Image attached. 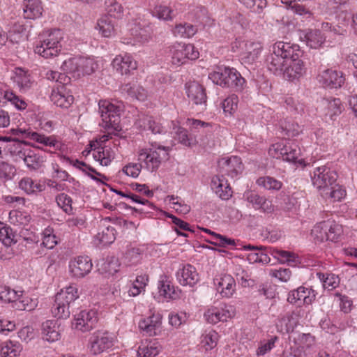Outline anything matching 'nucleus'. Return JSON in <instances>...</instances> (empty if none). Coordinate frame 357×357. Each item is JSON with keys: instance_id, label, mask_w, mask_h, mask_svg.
<instances>
[{"instance_id": "53", "label": "nucleus", "mask_w": 357, "mask_h": 357, "mask_svg": "<svg viewBox=\"0 0 357 357\" xmlns=\"http://www.w3.org/2000/svg\"><path fill=\"white\" fill-rule=\"evenodd\" d=\"M119 259L114 257L107 258L101 265V269L103 272L109 275H114L119 271Z\"/></svg>"}, {"instance_id": "50", "label": "nucleus", "mask_w": 357, "mask_h": 357, "mask_svg": "<svg viewBox=\"0 0 357 357\" xmlns=\"http://www.w3.org/2000/svg\"><path fill=\"white\" fill-rule=\"evenodd\" d=\"M97 238L104 245L112 243L116 238L114 228L112 227H106L102 232L98 234Z\"/></svg>"}, {"instance_id": "32", "label": "nucleus", "mask_w": 357, "mask_h": 357, "mask_svg": "<svg viewBox=\"0 0 357 357\" xmlns=\"http://www.w3.org/2000/svg\"><path fill=\"white\" fill-rule=\"evenodd\" d=\"M121 90L132 98L143 101L147 97V91L142 86L135 84L128 83L122 86Z\"/></svg>"}, {"instance_id": "1", "label": "nucleus", "mask_w": 357, "mask_h": 357, "mask_svg": "<svg viewBox=\"0 0 357 357\" xmlns=\"http://www.w3.org/2000/svg\"><path fill=\"white\" fill-rule=\"evenodd\" d=\"M295 45L284 42H278L274 44L273 53L266 58L268 69L277 75L282 73L288 63V58L294 57V48Z\"/></svg>"}, {"instance_id": "23", "label": "nucleus", "mask_w": 357, "mask_h": 357, "mask_svg": "<svg viewBox=\"0 0 357 357\" xmlns=\"http://www.w3.org/2000/svg\"><path fill=\"white\" fill-rule=\"evenodd\" d=\"M50 100L57 107L68 108L73 102L74 98L72 95L66 93L63 86H61L52 90Z\"/></svg>"}, {"instance_id": "34", "label": "nucleus", "mask_w": 357, "mask_h": 357, "mask_svg": "<svg viewBox=\"0 0 357 357\" xmlns=\"http://www.w3.org/2000/svg\"><path fill=\"white\" fill-rule=\"evenodd\" d=\"M31 136V140L38 142L45 146L54 147L59 149L61 147V143L57 141L54 136H45L37 132L33 131Z\"/></svg>"}, {"instance_id": "57", "label": "nucleus", "mask_w": 357, "mask_h": 357, "mask_svg": "<svg viewBox=\"0 0 357 357\" xmlns=\"http://www.w3.org/2000/svg\"><path fill=\"white\" fill-rule=\"evenodd\" d=\"M18 292L8 287H0V300L6 303H13L18 298Z\"/></svg>"}, {"instance_id": "39", "label": "nucleus", "mask_w": 357, "mask_h": 357, "mask_svg": "<svg viewBox=\"0 0 357 357\" xmlns=\"http://www.w3.org/2000/svg\"><path fill=\"white\" fill-rule=\"evenodd\" d=\"M197 31V29L194 25L189 23L176 24L173 30L175 36L181 38H190Z\"/></svg>"}, {"instance_id": "48", "label": "nucleus", "mask_w": 357, "mask_h": 357, "mask_svg": "<svg viewBox=\"0 0 357 357\" xmlns=\"http://www.w3.org/2000/svg\"><path fill=\"white\" fill-rule=\"evenodd\" d=\"M327 229H329L328 227H326V221H324L319 222L314 227L313 229L312 230V234L314 239H317L318 241H329L328 236L327 234Z\"/></svg>"}, {"instance_id": "11", "label": "nucleus", "mask_w": 357, "mask_h": 357, "mask_svg": "<svg viewBox=\"0 0 357 357\" xmlns=\"http://www.w3.org/2000/svg\"><path fill=\"white\" fill-rule=\"evenodd\" d=\"M234 307L226 304L220 307H212L204 313L206 321L211 324H215L219 321H227L234 316Z\"/></svg>"}, {"instance_id": "44", "label": "nucleus", "mask_w": 357, "mask_h": 357, "mask_svg": "<svg viewBox=\"0 0 357 357\" xmlns=\"http://www.w3.org/2000/svg\"><path fill=\"white\" fill-rule=\"evenodd\" d=\"M0 241L6 246H10L13 243H15V234L13 229L6 225L3 222L0 221Z\"/></svg>"}, {"instance_id": "26", "label": "nucleus", "mask_w": 357, "mask_h": 357, "mask_svg": "<svg viewBox=\"0 0 357 357\" xmlns=\"http://www.w3.org/2000/svg\"><path fill=\"white\" fill-rule=\"evenodd\" d=\"M162 317L160 314H152L139 323L141 330L146 332L149 336L155 335L157 330L161 325Z\"/></svg>"}, {"instance_id": "22", "label": "nucleus", "mask_w": 357, "mask_h": 357, "mask_svg": "<svg viewBox=\"0 0 357 357\" xmlns=\"http://www.w3.org/2000/svg\"><path fill=\"white\" fill-rule=\"evenodd\" d=\"M22 6L25 19L36 20L42 16L43 7L40 0H23Z\"/></svg>"}, {"instance_id": "61", "label": "nucleus", "mask_w": 357, "mask_h": 357, "mask_svg": "<svg viewBox=\"0 0 357 357\" xmlns=\"http://www.w3.org/2000/svg\"><path fill=\"white\" fill-rule=\"evenodd\" d=\"M4 98L8 101H10L13 105L15 106L17 109L20 110L24 109L27 106L26 102L23 99L20 98L13 91H6Z\"/></svg>"}, {"instance_id": "12", "label": "nucleus", "mask_w": 357, "mask_h": 357, "mask_svg": "<svg viewBox=\"0 0 357 357\" xmlns=\"http://www.w3.org/2000/svg\"><path fill=\"white\" fill-rule=\"evenodd\" d=\"M343 73L333 69L323 70L318 76L319 82L325 88L338 89L344 83Z\"/></svg>"}, {"instance_id": "10", "label": "nucleus", "mask_w": 357, "mask_h": 357, "mask_svg": "<svg viewBox=\"0 0 357 357\" xmlns=\"http://www.w3.org/2000/svg\"><path fill=\"white\" fill-rule=\"evenodd\" d=\"M300 50L298 45L294 48V57L288 58V63L282 73L285 79L293 80L301 77L305 72L304 65L302 60L299 59Z\"/></svg>"}, {"instance_id": "47", "label": "nucleus", "mask_w": 357, "mask_h": 357, "mask_svg": "<svg viewBox=\"0 0 357 357\" xmlns=\"http://www.w3.org/2000/svg\"><path fill=\"white\" fill-rule=\"evenodd\" d=\"M25 28L20 23L14 24L7 33L8 39L13 43H18L24 37Z\"/></svg>"}, {"instance_id": "7", "label": "nucleus", "mask_w": 357, "mask_h": 357, "mask_svg": "<svg viewBox=\"0 0 357 357\" xmlns=\"http://www.w3.org/2000/svg\"><path fill=\"white\" fill-rule=\"evenodd\" d=\"M114 336L107 331H97L93 333L87 344V349L91 355L97 356L107 351L114 346Z\"/></svg>"}, {"instance_id": "31", "label": "nucleus", "mask_w": 357, "mask_h": 357, "mask_svg": "<svg viewBox=\"0 0 357 357\" xmlns=\"http://www.w3.org/2000/svg\"><path fill=\"white\" fill-rule=\"evenodd\" d=\"M137 123L144 130H150L154 135L165 132L163 126L150 116L143 115L138 119Z\"/></svg>"}, {"instance_id": "27", "label": "nucleus", "mask_w": 357, "mask_h": 357, "mask_svg": "<svg viewBox=\"0 0 357 357\" xmlns=\"http://www.w3.org/2000/svg\"><path fill=\"white\" fill-rule=\"evenodd\" d=\"M43 339L45 341L52 342L60 338L59 325L57 321L47 320L42 324Z\"/></svg>"}, {"instance_id": "41", "label": "nucleus", "mask_w": 357, "mask_h": 357, "mask_svg": "<svg viewBox=\"0 0 357 357\" xmlns=\"http://www.w3.org/2000/svg\"><path fill=\"white\" fill-rule=\"evenodd\" d=\"M160 351V346L156 342L142 344L137 350L139 357H155Z\"/></svg>"}, {"instance_id": "25", "label": "nucleus", "mask_w": 357, "mask_h": 357, "mask_svg": "<svg viewBox=\"0 0 357 357\" xmlns=\"http://www.w3.org/2000/svg\"><path fill=\"white\" fill-rule=\"evenodd\" d=\"M301 150L298 146L294 142H287L284 147L281 150V158L283 160L296 164H301L303 159H299Z\"/></svg>"}, {"instance_id": "13", "label": "nucleus", "mask_w": 357, "mask_h": 357, "mask_svg": "<svg viewBox=\"0 0 357 357\" xmlns=\"http://www.w3.org/2000/svg\"><path fill=\"white\" fill-rule=\"evenodd\" d=\"M97 321L98 317L96 311L82 310L75 316L73 325L77 330L87 332L95 327Z\"/></svg>"}, {"instance_id": "38", "label": "nucleus", "mask_w": 357, "mask_h": 357, "mask_svg": "<svg viewBox=\"0 0 357 357\" xmlns=\"http://www.w3.org/2000/svg\"><path fill=\"white\" fill-rule=\"evenodd\" d=\"M317 275L322 282L324 289L333 290L338 287L340 284L339 277L333 273H323L319 272L317 273Z\"/></svg>"}, {"instance_id": "40", "label": "nucleus", "mask_w": 357, "mask_h": 357, "mask_svg": "<svg viewBox=\"0 0 357 357\" xmlns=\"http://www.w3.org/2000/svg\"><path fill=\"white\" fill-rule=\"evenodd\" d=\"M93 158L100 161V165L107 166L114 158V154L110 148H102V150H94L93 153Z\"/></svg>"}, {"instance_id": "30", "label": "nucleus", "mask_w": 357, "mask_h": 357, "mask_svg": "<svg viewBox=\"0 0 357 357\" xmlns=\"http://www.w3.org/2000/svg\"><path fill=\"white\" fill-rule=\"evenodd\" d=\"M33 132V130L29 128H15L10 130V133L14 136L13 138L10 137H3L2 139L3 142H18L25 145H30V142L27 139L31 140L30 135Z\"/></svg>"}, {"instance_id": "60", "label": "nucleus", "mask_w": 357, "mask_h": 357, "mask_svg": "<svg viewBox=\"0 0 357 357\" xmlns=\"http://www.w3.org/2000/svg\"><path fill=\"white\" fill-rule=\"evenodd\" d=\"M53 229L47 228L43 232V238L42 245L48 249H52L56 244V236L52 234Z\"/></svg>"}, {"instance_id": "21", "label": "nucleus", "mask_w": 357, "mask_h": 357, "mask_svg": "<svg viewBox=\"0 0 357 357\" xmlns=\"http://www.w3.org/2000/svg\"><path fill=\"white\" fill-rule=\"evenodd\" d=\"M214 284L223 297H230L235 291L236 282L230 275L225 274L214 279Z\"/></svg>"}, {"instance_id": "35", "label": "nucleus", "mask_w": 357, "mask_h": 357, "mask_svg": "<svg viewBox=\"0 0 357 357\" xmlns=\"http://www.w3.org/2000/svg\"><path fill=\"white\" fill-rule=\"evenodd\" d=\"M105 4L107 10L105 16H109L116 21L122 18L123 16V8L121 3L116 0H106Z\"/></svg>"}, {"instance_id": "3", "label": "nucleus", "mask_w": 357, "mask_h": 357, "mask_svg": "<svg viewBox=\"0 0 357 357\" xmlns=\"http://www.w3.org/2000/svg\"><path fill=\"white\" fill-rule=\"evenodd\" d=\"M208 78L217 85L231 88L236 91H242L245 82V79L236 69L229 68H225L221 72L211 73Z\"/></svg>"}, {"instance_id": "6", "label": "nucleus", "mask_w": 357, "mask_h": 357, "mask_svg": "<svg viewBox=\"0 0 357 357\" xmlns=\"http://www.w3.org/2000/svg\"><path fill=\"white\" fill-rule=\"evenodd\" d=\"M99 113L102 118L100 125L105 129H113L114 131H120V112L121 108L109 101L103 100L98 103Z\"/></svg>"}, {"instance_id": "14", "label": "nucleus", "mask_w": 357, "mask_h": 357, "mask_svg": "<svg viewBox=\"0 0 357 357\" xmlns=\"http://www.w3.org/2000/svg\"><path fill=\"white\" fill-rule=\"evenodd\" d=\"M186 93L189 102L192 105H199L202 108L206 106V93L204 88L198 82L186 84Z\"/></svg>"}, {"instance_id": "42", "label": "nucleus", "mask_w": 357, "mask_h": 357, "mask_svg": "<svg viewBox=\"0 0 357 357\" xmlns=\"http://www.w3.org/2000/svg\"><path fill=\"white\" fill-rule=\"evenodd\" d=\"M321 194L322 197L330 198L333 202H336L341 200L345 196L346 192L335 183L334 185H331L324 192H321Z\"/></svg>"}, {"instance_id": "29", "label": "nucleus", "mask_w": 357, "mask_h": 357, "mask_svg": "<svg viewBox=\"0 0 357 357\" xmlns=\"http://www.w3.org/2000/svg\"><path fill=\"white\" fill-rule=\"evenodd\" d=\"M118 26V21L112 19L109 16H102L97 23V26L102 36L104 37H110L114 34L116 28Z\"/></svg>"}, {"instance_id": "36", "label": "nucleus", "mask_w": 357, "mask_h": 357, "mask_svg": "<svg viewBox=\"0 0 357 357\" xmlns=\"http://www.w3.org/2000/svg\"><path fill=\"white\" fill-rule=\"evenodd\" d=\"M21 159L31 169H38L43 162V158L31 150L26 151L24 153L22 154Z\"/></svg>"}, {"instance_id": "28", "label": "nucleus", "mask_w": 357, "mask_h": 357, "mask_svg": "<svg viewBox=\"0 0 357 357\" xmlns=\"http://www.w3.org/2000/svg\"><path fill=\"white\" fill-rule=\"evenodd\" d=\"M243 250L250 251L247 255V259L251 264L257 262L266 264L270 261V258L267 254L263 251L262 246L258 247L252 245H246L243 246Z\"/></svg>"}, {"instance_id": "58", "label": "nucleus", "mask_w": 357, "mask_h": 357, "mask_svg": "<svg viewBox=\"0 0 357 357\" xmlns=\"http://www.w3.org/2000/svg\"><path fill=\"white\" fill-rule=\"evenodd\" d=\"M326 227H328L329 229H327V234L328 236V240L331 241H335L337 240L339 236L342 233V227L340 225L335 223L334 221H326Z\"/></svg>"}, {"instance_id": "55", "label": "nucleus", "mask_w": 357, "mask_h": 357, "mask_svg": "<svg viewBox=\"0 0 357 357\" xmlns=\"http://www.w3.org/2000/svg\"><path fill=\"white\" fill-rule=\"evenodd\" d=\"M294 342L303 349L310 348L314 344V337L310 333H300L294 339Z\"/></svg>"}, {"instance_id": "15", "label": "nucleus", "mask_w": 357, "mask_h": 357, "mask_svg": "<svg viewBox=\"0 0 357 357\" xmlns=\"http://www.w3.org/2000/svg\"><path fill=\"white\" fill-rule=\"evenodd\" d=\"M176 279L183 286L194 287L199 280L196 268L191 264H185L176 273Z\"/></svg>"}, {"instance_id": "54", "label": "nucleus", "mask_w": 357, "mask_h": 357, "mask_svg": "<svg viewBox=\"0 0 357 357\" xmlns=\"http://www.w3.org/2000/svg\"><path fill=\"white\" fill-rule=\"evenodd\" d=\"M158 289L160 296L165 298L174 299L178 296L174 287L169 282H160Z\"/></svg>"}, {"instance_id": "5", "label": "nucleus", "mask_w": 357, "mask_h": 357, "mask_svg": "<svg viewBox=\"0 0 357 357\" xmlns=\"http://www.w3.org/2000/svg\"><path fill=\"white\" fill-rule=\"evenodd\" d=\"M232 51L240 55L241 60L245 64H252L257 61L263 50L260 42L236 39L232 43Z\"/></svg>"}, {"instance_id": "33", "label": "nucleus", "mask_w": 357, "mask_h": 357, "mask_svg": "<svg viewBox=\"0 0 357 357\" xmlns=\"http://www.w3.org/2000/svg\"><path fill=\"white\" fill-rule=\"evenodd\" d=\"M306 44L311 48L319 47L325 41L326 36L319 29L310 30L305 34Z\"/></svg>"}, {"instance_id": "64", "label": "nucleus", "mask_w": 357, "mask_h": 357, "mask_svg": "<svg viewBox=\"0 0 357 357\" xmlns=\"http://www.w3.org/2000/svg\"><path fill=\"white\" fill-rule=\"evenodd\" d=\"M245 199L250 204H252L257 209L259 208L261 202L265 198L264 196H260L254 191H246L244 195Z\"/></svg>"}, {"instance_id": "17", "label": "nucleus", "mask_w": 357, "mask_h": 357, "mask_svg": "<svg viewBox=\"0 0 357 357\" xmlns=\"http://www.w3.org/2000/svg\"><path fill=\"white\" fill-rule=\"evenodd\" d=\"M218 167L222 173L231 178L236 176L243 170L241 160L237 156L222 158L218 161Z\"/></svg>"}, {"instance_id": "8", "label": "nucleus", "mask_w": 357, "mask_h": 357, "mask_svg": "<svg viewBox=\"0 0 357 357\" xmlns=\"http://www.w3.org/2000/svg\"><path fill=\"white\" fill-rule=\"evenodd\" d=\"M62 38V33L59 29L52 30L47 36V38L40 41V43L36 45L34 51L36 54L44 58H50L56 56L61 50L60 41Z\"/></svg>"}, {"instance_id": "4", "label": "nucleus", "mask_w": 357, "mask_h": 357, "mask_svg": "<svg viewBox=\"0 0 357 357\" xmlns=\"http://www.w3.org/2000/svg\"><path fill=\"white\" fill-rule=\"evenodd\" d=\"M78 298L77 289L70 286L61 290L55 296V303L52 307V313L58 319H67L70 317V305Z\"/></svg>"}, {"instance_id": "43", "label": "nucleus", "mask_w": 357, "mask_h": 357, "mask_svg": "<svg viewBox=\"0 0 357 357\" xmlns=\"http://www.w3.org/2000/svg\"><path fill=\"white\" fill-rule=\"evenodd\" d=\"M61 68L64 72L71 74L74 77H79V57L70 58L64 61Z\"/></svg>"}, {"instance_id": "46", "label": "nucleus", "mask_w": 357, "mask_h": 357, "mask_svg": "<svg viewBox=\"0 0 357 357\" xmlns=\"http://www.w3.org/2000/svg\"><path fill=\"white\" fill-rule=\"evenodd\" d=\"M97 68L98 64L93 59L79 57V77L92 74Z\"/></svg>"}, {"instance_id": "62", "label": "nucleus", "mask_w": 357, "mask_h": 357, "mask_svg": "<svg viewBox=\"0 0 357 357\" xmlns=\"http://www.w3.org/2000/svg\"><path fill=\"white\" fill-rule=\"evenodd\" d=\"M248 8L251 9L255 13H260L266 6V0H238Z\"/></svg>"}, {"instance_id": "59", "label": "nucleus", "mask_w": 357, "mask_h": 357, "mask_svg": "<svg viewBox=\"0 0 357 357\" xmlns=\"http://www.w3.org/2000/svg\"><path fill=\"white\" fill-rule=\"evenodd\" d=\"M56 202L57 204L63 208L66 213H70L73 211L72 199L68 195L61 193L56 196Z\"/></svg>"}, {"instance_id": "9", "label": "nucleus", "mask_w": 357, "mask_h": 357, "mask_svg": "<svg viewBox=\"0 0 357 357\" xmlns=\"http://www.w3.org/2000/svg\"><path fill=\"white\" fill-rule=\"evenodd\" d=\"M337 174L326 166L316 167L312 176V181L315 186L321 192H324L331 185H334L337 181Z\"/></svg>"}, {"instance_id": "56", "label": "nucleus", "mask_w": 357, "mask_h": 357, "mask_svg": "<svg viewBox=\"0 0 357 357\" xmlns=\"http://www.w3.org/2000/svg\"><path fill=\"white\" fill-rule=\"evenodd\" d=\"M238 102V98L235 94L225 98L222 103L224 112L231 115L236 109Z\"/></svg>"}, {"instance_id": "63", "label": "nucleus", "mask_w": 357, "mask_h": 357, "mask_svg": "<svg viewBox=\"0 0 357 357\" xmlns=\"http://www.w3.org/2000/svg\"><path fill=\"white\" fill-rule=\"evenodd\" d=\"M270 275L273 278H277L281 282H287L291 276V272L289 268H282L271 270Z\"/></svg>"}, {"instance_id": "2", "label": "nucleus", "mask_w": 357, "mask_h": 357, "mask_svg": "<svg viewBox=\"0 0 357 357\" xmlns=\"http://www.w3.org/2000/svg\"><path fill=\"white\" fill-rule=\"evenodd\" d=\"M169 151L167 146L151 144V147L139 151L138 160L144 162L148 170L155 172L162 162L169 160Z\"/></svg>"}, {"instance_id": "45", "label": "nucleus", "mask_w": 357, "mask_h": 357, "mask_svg": "<svg viewBox=\"0 0 357 357\" xmlns=\"http://www.w3.org/2000/svg\"><path fill=\"white\" fill-rule=\"evenodd\" d=\"M256 183L259 186L263 187L268 190H279L282 186L281 181L271 176L259 177Z\"/></svg>"}, {"instance_id": "16", "label": "nucleus", "mask_w": 357, "mask_h": 357, "mask_svg": "<svg viewBox=\"0 0 357 357\" xmlns=\"http://www.w3.org/2000/svg\"><path fill=\"white\" fill-rule=\"evenodd\" d=\"M93 264L87 256H79L70 261V271L76 278H83L90 273Z\"/></svg>"}, {"instance_id": "19", "label": "nucleus", "mask_w": 357, "mask_h": 357, "mask_svg": "<svg viewBox=\"0 0 357 357\" xmlns=\"http://www.w3.org/2000/svg\"><path fill=\"white\" fill-rule=\"evenodd\" d=\"M112 66L121 75H128L137 67L136 61L127 54L117 55L112 61Z\"/></svg>"}, {"instance_id": "24", "label": "nucleus", "mask_w": 357, "mask_h": 357, "mask_svg": "<svg viewBox=\"0 0 357 357\" xmlns=\"http://www.w3.org/2000/svg\"><path fill=\"white\" fill-rule=\"evenodd\" d=\"M321 107L324 114L331 120H334L337 116L342 113L344 109L339 98L323 100Z\"/></svg>"}, {"instance_id": "49", "label": "nucleus", "mask_w": 357, "mask_h": 357, "mask_svg": "<svg viewBox=\"0 0 357 357\" xmlns=\"http://www.w3.org/2000/svg\"><path fill=\"white\" fill-rule=\"evenodd\" d=\"M153 15L160 20H172L174 17V11L167 6H156L153 10Z\"/></svg>"}, {"instance_id": "18", "label": "nucleus", "mask_w": 357, "mask_h": 357, "mask_svg": "<svg viewBox=\"0 0 357 357\" xmlns=\"http://www.w3.org/2000/svg\"><path fill=\"white\" fill-rule=\"evenodd\" d=\"M316 296L317 293L314 289L299 287L297 289L289 293L287 301L291 304H295L303 300L305 304L309 305L315 300Z\"/></svg>"}, {"instance_id": "51", "label": "nucleus", "mask_w": 357, "mask_h": 357, "mask_svg": "<svg viewBox=\"0 0 357 357\" xmlns=\"http://www.w3.org/2000/svg\"><path fill=\"white\" fill-rule=\"evenodd\" d=\"M172 62L174 65L181 66L185 63L187 60L181 47V43L174 45L172 49Z\"/></svg>"}, {"instance_id": "52", "label": "nucleus", "mask_w": 357, "mask_h": 357, "mask_svg": "<svg viewBox=\"0 0 357 357\" xmlns=\"http://www.w3.org/2000/svg\"><path fill=\"white\" fill-rule=\"evenodd\" d=\"M147 281L148 278L145 275L137 276L132 283V287L129 289V295L132 296L139 295L144 289Z\"/></svg>"}, {"instance_id": "37", "label": "nucleus", "mask_w": 357, "mask_h": 357, "mask_svg": "<svg viewBox=\"0 0 357 357\" xmlns=\"http://www.w3.org/2000/svg\"><path fill=\"white\" fill-rule=\"evenodd\" d=\"M30 220L31 216L27 212L13 210L9 213V222L13 225L26 226Z\"/></svg>"}, {"instance_id": "20", "label": "nucleus", "mask_w": 357, "mask_h": 357, "mask_svg": "<svg viewBox=\"0 0 357 357\" xmlns=\"http://www.w3.org/2000/svg\"><path fill=\"white\" fill-rule=\"evenodd\" d=\"M12 79L20 91L23 93L31 89L34 83L29 71L22 68H16L15 69L14 75L12 77Z\"/></svg>"}]
</instances>
